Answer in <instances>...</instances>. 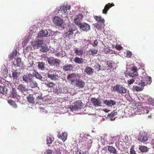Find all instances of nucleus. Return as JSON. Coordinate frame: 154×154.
I'll return each instance as SVG.
<instances>
[{
    "instance_id": "obj_19",
    "label": "nucleus",
    "mask_w": 154,
    "mask_h": 154,
    "mask_svg": "<svg viewBox=\"0 0 154 154\" xmlns=\"http://www.w3.org/2000/svg\"><path fill=\"white\" fill-rule=\"evenodd\" d=\"M10 96L13 98H16L17 99H18V98L20 97L19 96L17 95L16 90L14 88H13L11 91Z\"/></svg>"
},
{
    "instance_id": "obj_45",
    "label": "nucleus",
    "mask_w": 154,
    "mask_h": 154,
    "mask_svg": "<svg viewBox=\"0 0 154 154\" xmlns=\"http://www.w3.org/2000/svg\"><path fill=\"white\" fill-rule=\"evenodd\" d=\"M129 76H131L133 78L135 79L136 76L138 75L137 72H129L128 74Z\"/></svg>"
},
{
    "instance_id": "obj_35",
    "label": "nucleus",
    "mask_w": 154,
    "mask_h": 154,
    "mask_svg": "<svg viewBox=\"0 0 154 154\" xmlns=\"http://www.w3.org/2000/svg\"><path fill=\"white\" fill-rule=\"evenodd\" d=\"M8 102L14 108L16 109L17 108V105L13 100H8Z\"/></svg>"
},
{
    "instance_id": "obj_34",
    "label": "nucleus",
    "mask_w": 154,
    "mask_h": 154,
    "mask_svg": "<svg viewBox=\"0 0 154 154\" xmlns=\"http://www.w3.org/2000/svg\"><path fill=\"white\" fill-rule=\"evenodd\" d=\"M7 94L6 92L5 91L4 87L0 86V98H2V95Z\"/></svg>"
},
{
    "instance_id": "obj_10",
    "label": "nucleus",
    "mask_w": 154,
    "mask_h": 154,
    "mask_svg": "<svg viewBox=\"0 0 154 154\" xmlns=\"http://www.w3.org/2000/svg\"><path fill=\"white\" fill-rule=\"evenodd\" d=\"M83 17L82 13H79L78 15H77L74 19L75 23L77 25L79 26L81 23V20H82Z\"/></svg>"
},
{
    "instance_id": "obj_21",
    "label": "nucleus",
    "mask_w": 154,
    "mask_h": 154,
    "mask_svg": "<svg viewBox=\"0 0 154 154\" xmlns=\"http://www.w3.org/2000/svg\"><path fill=\"white\" fill-rule=\"evenodd\" d=\"M63 69L65 71H69L72 70L73 67L71 64H65L63 66Z\"/></svg>"
},
{
    "instance_id": "obj_11",
    "label": "nucleus",
    "mask_w": 154,
    "mask_h": 154,
    "mask_svg": "<svg viewBox=\"0 0 154 154\" xmlns=\"http://www.w3.org/2000/svg\"><path fill=\"white\" fill-rule=\"evenodd\" d=\"M43 40L41 39H36V41L32 42L31 45L33 47H41L43 44Z\"/></svg>"
},
{
    "instance_id": "obj_62",
    "label": "nucleus",
    "mask_w": 154,
    "mask_h": 154,
    "mask_svg": "<svg viewBox=\"0 0 154 154\" xmlns=\"http://www.w3.org/2000/svg\"><path fill=\"white\" fill-rule=\"evenodd\" d=\"M55 154H61L60 150H57L55 151Z\"/></svg>"
},
{
    "instance_id": "obj_56",
    "label": "nucleus",
    "mask_w": 154,
    "mask_h": 154,
    "mask_svg": "<svg viewBox=\"0 0 154 154\" xmlns=\"http://www.w3.org/2000/svg\"><path fill=\"white\" fill-rule=\"evenodd\" d=\"M52 150L51 149H47L45 152V154H52Z\"/></svg>"
},
{
    "instance_id": "obj_60",
    "label": "nucleus",
    "mask_w": 154,
    "mask_h": 154,
    "mask_svg": "<svg viewBox=\"0 0 154 154\" xmlns=\"http://www.w3.org/2000/svg\"><path fill=\"white\" fill-rule=\"evenodd\" d=\"M96 27L97 29H98L99 30H101L102 29V27L99 25L98 24H97L96 26Z\"/></svg>"
},
{
    "instance_id": "obj_27",
    "label": "nucleus",
    "mask_w": 154,
    "mask_h": 154,
    "mask_svg": "<svg viewBox=\"0 0 154 154\" xmlns=\"http://www.w3.org/2000/svg\"><path fill=\"white\" fill-rule=\"evenodd\" d=\"M108 151L111 153L113 154H118L116 150L114 147L111 146H108Z\"/></svg>"
},
{
    "instance_id": "obj_28",
    "label": "nucleus",
    "mask_w": 154,
    "mask_h": 154,
    "mask_svg": "<svg viewBox=\"0 0 154 154\" xmlns=\"http://www.w3.org/2000/svg\"><path fill=\"white\" fill-rule=\"evenodd\" d=\"M53 92L55 93L58 94L62 93V90L59 87L57 86L53 87Z\"/></svg>"
},
{
    "instance_id": "obj_53",
    "label": "nucleus",
    "mask_w": 154,
    "mask_h": 154,
    "mask_svg": "<svg viewBox=\"0 0 154 154\" xmlns=\"http://www.w3.org/2000/svg\"><path fill=\"white\" fill-rule=\"evenodd\" d=\"M92 142V141L91 140H89L88 141V148H90L91 146V143Z\"/></svg>"
},
{
    "instance_id": "obj_63",
    "label": "nucleus",
    "mask_w": 154,
    "mask_h": 154,
    "mask_svg": "<svg viewBox=\"0 0 154 154\" xmlns=\"http://www.w3.org/2000/svg\"><path fill=\"white\" fill-rule=\"evenodd\" d=\"M82 151L80 150L79 151H78L77 154H82Z\"/></svg>"
},
{
    "instance_id": "obj_59",
    "label": "nucleus",
    "mask_w": 154,
    "mask_h": 154,
    "mask_svg": "<svg viewBox=\"0 0 154 154\" xmlns=\"http://www.w3.org/2000/svg\"><path fill=\"white\" fill-rule=\"evenodd\" d=\"M130 152L131 154H136L134 149L132 148L130 150Z\"/></svg>"
},
{
    "instance_id": "obj_26",
    "label": "nucleus",
    "mask_w": 154,
    "mask_h": 154,
    "mask_svg": "<svg viewBox=\"0 0 154 154\" xmlns=\"http://www.w3.org/2000/svg\"><path fill=\"white\" fill-rule=\"evenodd\" d=\"M117 112H116L113 111L111 112L110 114H108L107 117L110 118L111 120H114L115 119V118L114 117L115 116L117 115Z\"/></svg>"
},
{
    "instance_id": "obj_39",
    "label": "nucleus",
    "mask_w": 154,
    "mask_h": 154,
    "mask_svg": "<svg viewBox=\"0 0 154 154\" xmlns=\"http://www.w3.org/2000/svg\"><path fill=\"white\" fill-rule=\"evenodd\" d=\"M98 51L97 50L95 49H90L88 51V53H89V55H92L94 56V54H96Z\"/></svg>"
},
{
    "instance_id": "obj_24",
    "label": "nucleus",
    "mask_w": 154,
    "mask_h": 154,
    "mask_svg": "<svg viewBox=\"0 0 154 154\" xmlns=\"http://www.w3.org/2000/svg\"><path fill=\"white\" fill-rule=\"evenodd\" d=\"M29 85L32 88L36 87L38 86V84L35 81L33 80V78H32L29 82Z\"/></svg>"
},
{
    "instance_id": "obj_44",
    "label": "nucleus",
    "mask_w": 154,
    "mask_h": 154,
    "mask_svg": "<svg viewBox=\"0 0 154 154\" xmlns=\"http://www.w3.org/2000/svg\"><path fill=\"white\" fill-rule=\"evenodd\" d=\"M139 149L142 152H145L147 151V147L144 146H140Z\"/></svg>"
},
{
    "instance_id": "obj_46",
    "label": "nucleus",
    "mask_w": 154,
    "mask_h": 154,
    "mask_svg": "<svg viewBox=\"0 0 154 154\" xmlns=\"http://www.w3.org/2000/svg\"><path fill=\"white\" fill-rule=\"evenodd\" d=\"M133 89L134 90L137 91H140L143 90V89L142 88H140L139 87H138L137 86L134 85L133 87Z\"/></svg>"
},
{
    "instance_id": "obj_9",
    "label": "nucleus",
    "mask_w": 154,
    "mask_h": 154,
    "mask_svg": "<svg viewBox=\"0 0 154 154\" xmlns=\"http://www.w3.org/2000/svg\"><path fill=\"white\" fill-rule=\"evenodd\" d=\"M79 26L80 29L83 31L87 32L90 29V26L85 23H81Z\"/></svg>"
},
{
    "instance_id": "obj_33",
    "label": "nucleus",
    "mask_w": 154,
    "mask_h": 154,
    "mask_svg": "<svg viewBox=\"0 0 154 154\" xmlns=\"http://www.w3.org/2000/svg\"><path fill=\"white\" fill-rule=\"evenodd\" d=\"M140 110V112L142 113L147 114L150 111H151V110L150 108H148L147 107H146L145 108H142Z\"/></svg>"
},
{
    "instance_id": "obj_36",
    "label": "nucleus",
    "mask_w": 154,
    "mask_h": 154,
    "mask_svg": "<svg viewBox=\"0 0 154 154\" xmlns=\"http://www.w3.org/2000/svg\"><path fill=\"white\" fill-rule=\"evenodd\" d=\"M45 85L46 86L49 88H51L54 87L56 85L55 83L53 82H49L47 81L45 83Z\"/></svg>"
},
{
    "instance_id": "obj_43",
    "label": "nucleus",
    "mask_w": 154,
    "mask_h": 154,
    "mask_svg": "<svg viewBox=\"0 0 154 154\" xmlns=\"http://www.w3.org/2000/svg\"><path fill=\"white\" fill-rule=\"evenodd\" d=\"M17 51L16 50H15L13 51L11 54L9 55V57L11 59L17 56Z\"/></svg>"
},
{
    "instance_id": "obj_57",
    "label": "nucleus",
    "mask_w": 154,
    "mask_h": 154,
    "mask_svg": "<svg viewBox=\"0 0 154 154\" xmlns=\"http://www.w3.org/2000/svg\"><path fill=\"white\" fill-rule=\"evenodd\" d=\"M98 44V42L97 39L95 40L94 43L92 44V45L93 47H95Z\"/></svg>"
},
{
    "instance_id": "obj_41",
    "label": "nucleus",
    "mask_w": 154,
    "mask_h": 154,
    "mask_svg": "<svg viewBox=\"0 0 154 154\" xmlns=\"http://www.w3.org/2000/svg\"><path fill=\"white\" fill-rule=\"evenodd\" d=\"M28 101L30 103H34V98L33 97V96L31 94H30L28 97L27 99Z\"/></svg>"
},
{
    "instance_id": "obj_48",
    "label": "nucleus",
    "mask_w": 154,
    "mask_h": 154,
    "mask_svg": "<svg viewBox=\"0 0 154 154\" xmlns=\"http://www.w3.org/2000/svg\"><path fill=\"white\" fill-rule=\"evenodd\" d=\"M101 66L100 64H97L96 66H95V69H97V71L99 72L101 69Z\"/></svg>"
},
{
    "instance_id": "obj_20",
    "label": "nucleus",
    "mask_w": 154,
    "mask_h": 154,
    "mask_svg": "<svg viewBox=\"0 0 154 154\" xmlns=\"http://www.w3.org/2000/svg\"><path fill=\"white\" fill-rule=\"evenodd\" d=\"M17 89L19 91L23 93H24L27 91L28 89L26 88V86H24L22 84H20L17 86Z\"/></svg>"
},
{
    "instance_id": "obj_22",
    "label": "nucleus",
    "mask_w": 154,
    "mask_h": 154,
    "mask_svg": "<svg viewBox=\"0 0 154 154\" xmlns=\"http://www.w3.org/2000/svg\"><path fill=\"white\" fill-rule=\"evenodd\" d=\"M73 61L75 63L79 64H83L84 62L83 59L82 57H76L74 58Z\"/></svg>"
},
{
    "instance_id": "obj_37",
    "label": "nucleus",
    "mask_w": 154,
    "mask_h": 154,
    "mask_svg": "<svg viewBox=\"0 0 154 154\" xmlns=\"http://www.w3.org/2000/svg\"><path fill=\"white\" fill-rule=\"evenodd\" d=\"M20 73L15 70L12 72V77L15 79H17L20 75Z\"/></svg>"
},
{
    "instance_id": "obj_47",
    "label": "nucleus",
    "mask_w": 154,
    "mask_h": 154,
    "mask_svg": "<svg viewBox=\"0 0 154 154\" xmlns=\"http://www.w3.org/2000/svg\"><path fill=\"white\" fill-rule=\"evenodd\" d=\"M146 81L147 84H150L152 81L151 77L150 76H147L146 78Z\"/></svg>"
},
{
    "instance_id": "obj_55",
    "label": "nucleus",
    "mask_w": 154,
    "mask_h": 154,
    "mask_svg": "<svg viewBox=\"0 0 154 154\" xmlns=\"http://www.w3.org/2000/svg\"><path fill=\"white\" fill-rule=\"evenodd\" d=\"M132 55V53L130 51H127L126 55L127 57H130Z\"/></svg>"
},
{
    "instance_id": "obj_13",
    "label": "nucleus",
    "mask_w": 154,
    "mask_h": 154,
    "mask_svg": "<svg viewBox=\"0 0 154 154\" xmlns=\"http://www.w3.org/2000/svg\"><path fill=\"white\" fill-rule=\"evenodd\" d=\"M33 77L32 74L27 73L23 76V80L28 83L31 79L33 78Z\"/></svg>"
},
{
    "instance_id": "obj_2",
    "label": "nucleus",
    "mask_w": 154,
    "mask_h": 154,
    "mask_svg": "<svg viewBox=\"0 0 154 154\" xmlns=\"http://www.w3.org/2000/svg\"><path fill=\"white\" fill-rule=\"evenodd\" d=\"M113 91L122 94L126 93L127 89L121 85L117 84L113 87Z\"/></svg>"
},
{
    "instance_id": "obj_14",
    "label": "nucleus",
    "mask_w": 154,
    "mask_h": 154,
    "mask_svg": "<svg viewBox=\"0 0 154 154\" xmlns=\"http://www.w3.org/2000/svg\"><path fill=\"white\" fill-rule=\"evenodd\" d=\"M76 85L79 88H83L85 85V82L81 79H76Z\"/></svg>"
},
{
    "instance_id": "obj_4",
    "label": "nucleus",
    "mask_w": 154,
    "mask_h": 154,
    "mask_svg": "<svg viewBox=\"0 0 154 154\" xmlns=\"http://www.w3.org/2000/svg\"><path fill=\"white\" fill-rule=\"evenodd\" d=\"M138 140L141 142H144L148 139V137L146 133L145 132L140 133L137 136Z\"/></svg>"
},
{
    "instance_id": "obj_18",
    "label": "nucleus",
    "mask_w": 154,
    "mask_h": 154,
    "mask_svg": "<svg viewBox=\"0 0 154 154\" xmlns=\"http://www.w3.org/2000/svg\"><path fill=\"white\" fill-rule=\"evenodd\" d=\"M32 76L35 77L37 79H39L41 81H43V77L36 70H34L32 72Z\"/></svg>"
},
{
    "instance_id": "obj_3",
    "label": "nucleus",
    "mask_w": 154,
    "mask_h": 154,
    "mask_svg": "<svg viewBox=\"0 0 154 154\" xmlns=\"http://www.w3.org/2000/svg\"><path fill=\"white\" fill-rule=\"evenodd\" d=\"M47 60L48 62V64L51 66L55 65L57 66L59 64V62L60 61V60L59 59L57 58L54 59L53 57L48 58Z\"/></svg>"
},
{
    "instance_id": "obj_6",
    "label": "nucleus",
    "mask_w": 154,
    "mask_h": 154,
    "mask_svg": "<svg viewBox=\"0 0 154 154\" xmlns=\"http://www.w3.org/2000/svg\"><path fill=\"white\" fill-rule=\"evenodd\" d=\"M83 106L82 102L80 100L76 101L74 103L72 108V111L80 109Z\"/></svg>"
},
{
    "instance_id": "obj_30",
    "label": "nucleus",
    "mask_w": 154,
    "mask_h": 154,
    "mask_svg": "<svg viewBox=\"0 0 154 154\" xmlns=\"http://www.w3.org/2000/svg\"><path fill=\"white\" fill-rule=\"evenodd\" d=\"M38 63V68L39 69L42 70H43L45 69V64L44 63L41 62H39Z\"/></svg>"
},
{
    "instance_id": "obj_32",
    "label": "nucleus",
    "mask_w": 154,
    "mask_h": 154,
    "mask_svg": "<svg viewBox=\"0 0 154 154\" xmlns=\"http://www.w3.org/2000/svg\"><path fill=\"white\" fill-rule=\"evenodd\" d=\"M41 47V48L40 49V51L43 52H47L49 50V48L45 44L43 45H42Z\"/></svg>"
},
{
    "instance_id": "obj_15",
    "label": "nucleus",
    "mask_w": 154,
    "mask_h": 154,
    "mask_svg": "<svg viewBox=\"0 0 154 154\" xmlns=\"http://www.w3.org/2000/svg\"><path fill=\"white\" fill-rule=\"evenodd\" d=\"M114 6V4L112 3H108L106 4L104 7V8L103 9V13L105 14H106L108 11L109 8L112 7Z\"/></svg>"
},
{
    "instance_id": "obj_64",
    "label": "nucleus",
    "mask_w": 154,
    "mask_h": 154,
    "mask_svg": "<svg viewBox=\"0 0 154 154\" xmlns=\"http://www.w3.org/2000/svg\"><path fill=\"white\" fill-rule=\"evenodd\" d=\"M42 95H39V96L38 95L37 96V98L38 99H41V98H42Z\"/></svg>"
},
{
    "instance_id": "obj_17",
    "label": "nucleus",
    "mask_w": 154,
    "mask_h": 154,
    "mask_svg": "<svg viewBox=\"0 0 154 154\" xmlns=\"http://www.w3.org/2000/svg\"><path fill=\"white\" fill-rule=\"evenodd\" d=\"M47 76L48 78L52 80H57L59 78L58 76L56 74H53L48 72L47 73Z\"/></svg>"
},
{
    "instance_id": "obj_38",
    "label": "nucleus",
    "mask_w": 154,
    "mask_h": 154,
    "mask_svg": "<svg viewBox=\"0 0 154 154\" xmlns=\"http://www.w3.org/2000/svg\"><path fill=\"white\" fill-rule=\"evenodd\" d=\"M94 18L97 21L101 23H104L105 21L103 19H102L101 16H94Z\"/></svg>"
},
{
    "instance_id": "obj_52",
    "label": "nucleus",
    "mask_w": 154,
    "mask_h": 154,
    "mask_svg": "<svg viewBox=\"0 0 154 154\" xmlns=\"http://www.w3.org/2000/svg\"><path fill=\"white\" fill-rule=\"evenodd\" d=\"M131 71H133L134 72H137V69L136 66H134L131 67Z\"/></svg>"
},
{
    "instance_id": "obj_42",
    "label": "nucleus",
    "mask_w": 154,
    "mask_h": 154,
    "mask_svg": "<svg viewBox=\"0 0 154 154\" xmlns=\"http://www.w3.org/2000/svg\"><path fill=\"white\" fill-rule=\"evenodd\" d=\"M75 53L77 55L79 56L82 55L83 53V50L76 49L75 51Z\"/></svg>"
},
{
    "instance_id": "obj_7",
    "label": "nucleus",
    "mask_w": 154,
    "mask_h": 154,
    "mask_svg": "<svg viewBox=\"0 0 154 154\" xmlns=\"http://www.w3.org/2000/svg\"><path fill=\"white\" fill-rule=\"evenodd\" d=\"M54 24L57 26H61L63 22V20L60 17L56 16L53 19Z\"/></svg>"
},
{
    "instance_id": "obj_31",
    "label": "nucleus",
    "mask_w": 154,
    "mask_h": 154,
    "mask_svg": "<svg viewBox=\"0 0 154 154\" xmlns=\"http://www.w3.org/2000/svg\"><path fill=\"white\" fill-rule=\"evenodd\" d=\"M54 138L51 136H50L49 137H48L47 139V144L48 146H50L49 144L52 143L54 140Z\"/></svg>"
},
{
    "instance_id": "obj_54",
    "label": "nucleus",
    "mask_w": 154,
    "mask_h": 154,
    "mask_svg": "<svg viewBox=\"0 0 154 154\" xmlns=\"http://www.w3.org/2000/svg\"><path fill=\"white\" fill-rule=\"evenodd\" d=\"M115 48L119 51H120L122 49V47L119 45H116L115 46Z\"/></svg>"
},
{
    "instance_id": "obj_49",
    "label": "nucleus",
    "mask_w": 154,
    "mask_h": 154,
    "mask_svg": "<svg viewBox=\"0 0 154 154\" xmlns=\"http://www.w3.org/2000/svg\"><path fill=\"white\" fill-rule=\"evenodd\" d=\"M148 101L150 104L154 106V99H153L151 98H149Z\"/></svg>"
},
{
    "instance_id": "obj_12",
    "label": "nucleus",
    "mask_w": 154,
    "mask_h": 154,
    "mask_svg": "<svg viewBox=\"0 0 154 154\" xmlns=\"http://www.w3.org/2000/svg\"><path fill=\"white\" fill-rule=\"evenodd\" d=\"M91 102L93 105L95 106H98L101 104V101L99 98L96 99L95 97L91 98Z\"/></svg>"
},
{
    "instance_id": "obj_58",
    "label": "nucleus",
    "mask_w": 154,
    "mask_h": 154,
    "mask_svg": "<svg viewBox=\"0 0 154 154\" xmlns=\"http://www.w3.org/2000/svg\"><path fill=\"white\" fill-rule=\"evenodd\" d=\"M140 82H141L139 83V85L141 87H144L145 85V82L143 80H141Z\"/></svg>"
},
{
    "instance_id": "obj_50",
    "label": "nucleus",
    "mask_w": 154,
    "mask_h": 154,
    "mask_svg": "<svg viewBox=\"0 0 154 154\" xmlns=\"http://www.w3.org/2000/svg\"><path fill=\"white\" fill-rule=\"evenodd\" d=\"M107 66L108 68L111 69L113 67L112 64V63L110 61H107Z\"/></svg>"
},
{
    "instance_id": "obj_5",
    "label": "nucleus",
    "mask_w": 154,
    "mask_h": 154,
    "mask_svg": "<svg viewBox=\"0 0 154 154\" xmlns=\"http://www.w3.org/2000/svg\"><path fill=\"white\" fill-rule=\"evenodd\" d=\"M70 7H67L66 6H61L60 10L58 11V13L60 14L61 16L63 17H65L64 16H66V13L67 10H69L70 9Z\"/></svg>"
},
{
    "instance_id": "obj_25",
    "label": "nucleus",
    "mask_w": 154,
    "mask_h": 154,
    "mask_svg": "<svg viewBox=\"0 0 154 154\" xmlns=\"http://www.w3.org/2000/svg\"><path fill=\"white\" fill-rule=\"evenodd\" d=\"M104 103L108 106H111L114 105L116 104V102L112 100H106L104 101Z\"/></svg>"
},
{
    "instance_id": "obj_16",
    "label": "nucleus",
    "mask_w": 154,
    "mask_h": 154,
    "mask_svg": "<svg viewBox=\"0 0 154 154\" xmlns=\"http://www.w3.org/2000/svg\"><path fill=\"white\" fill-rule=\"evenodd\" d=\"M76 74L75 73H73L69 74L67 77V79L68 80L71 82L72 83L75 82L76 78Z\"/></svg>"
},
{
    "instance_id": "obj_8",
    "label": "nucleus",
    "mask_w": 154,
    "mask_h": 154,
    "mask_svg": "<svg viewBox=\"0 0 154 154\" xmlns=\"http://www.w3.org/2000/svg\"><path fill=\"white\" fill-rule=\"evenodd\" d=\"M48 34V32L46 30H42L38 32L37 34V38L40 39H43L47 37Z\"/></svg>"
},
{
    "instance_id": "obj_40",
    "label": "nucleus",
    "mask_w": 154,
    "mask_h": 154,
    "mask_svg": "<svg viewBox=\"0 0 154 154\" xmlns=\"http://www.w3.org/2000/svg\"><path fill=\"white\" fill-rule=\"evenodd\" d=\"M21 63V60L20 58H17L16 59L15 62H14V64L17 66H20Z\"/></svg>"
},
{
    "instance_id": "obj_23",
    "label": "nucleus",
    "mask_w": 154,
    "mask_h": 154,
    "mask_svg": "<svg viewBox=\"0 0 154 154\" xmlns=\"http://www.w3.org/2000/svg\"><path fill=\"white\" fill-rule=\"evenodd\" d=\"M58 137L61 139L63 142L65 141L67 138V134L66 133H63L62 134H58L57 135Z\"/></svg>"
},
{
    "instance_id": "obj_1",
    "label": "nucleus",
    "mask_w": 154,
    "mask_h": 154,
    "mask_svg": "<svg viewBox=\"0 0 154 154\" xmlns=\"http://www.w3.org/2000/svg\"><path fill=\"white\" fill-rule=\"evenodd\" d=\"M66 29L67 31L65 33V36L68 38L72 37L73 31L75 30V26L72 24H70L67 26Z\"/></svg>"
},
{
    "instance_id": "obj_51",
    "label": "nucleus",
    "mask_w": 154,
    "mask_h": 154,
    "mask_svg": "<svg viewBox=\"0 0 154 154\" xmlns=\"http://www.w3.org/2000/svg\"><path fill=\"white\" fill-rule=\"evenodd\" d=\"M135 79L133 78L128 81V83L129 85H131L135 82Z\"/></svg>"
},
{
    "instance_id": "obj_61",
    "label": "nucleus",
    "mask_w": 154,
    "mask_h": 154,
    "mask_svg": "<svg viewBox=\"0 0 154 154\" xmlns=\"http://www.w3.org/2000/svg\"><path fill=\"white\" fill-rule=\"evenodd\" d=\"M34 64L33 61H32V62H30L28 64V66H32Z\"/></svg>"
},
{
    "instance_id": "obj_29",
    "label": "nucleus",
    "mask_w": 154,
    "mask_h": 154,
    "mask_svg": "<svg viewBox=\"0 0 154 154\" xmlns=\"http://www.w3.org/2000/svg\"><path fill=\"white\" fill-rule=\"evenodd\" d=\"M94 69L91 68L87 66L85 69V72L86 73L89 75L92 74L93 73Z\"/></svg>"
}]
</instances>
